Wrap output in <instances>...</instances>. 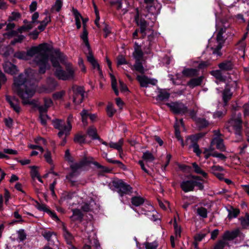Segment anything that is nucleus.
Segmentation results:
<instances>
[{"label": "nucleus", "instance_id": "f257e3e1", "mask_svg": "<svg viewBox=\"0 0 249 249\" xmlns=\"http://www.w3.org/2000/svg\"><path fill=\"white\" fill-rule=\"evenodd\" d=\"M50 61L53 66L56 68L54 71V74L58 79L66 81L74 78V71L71 65L70 64L67 65L65 71L62 69L59 62L55 55L53 54L51 55Z\"/></svg>", "mask_w": 249, "mask_h": 249}, {"label": "nucleus", "instance_id": "f03ea898", "mask_svg": "<svg viewBox=\"0 0 249 249\" xmlns=\"http://www.w3.org/2000/svg\"><path fill=\"white\" fill-rule=\"evenodd\" d=\"M30 81L26 76L20 73L14 79V85L16 87V91L18 96V92L20 90L23 93L28 95V97H32L35 93L33 85L29 84Z\"/></svg>", "mask_w": 249, "mask_h": 249}, {"label": "nucleus", "instance_id": "7ed1b4c3", "mask_svg": "<svg viewBox=\"0 0 249 249\" xmlns=\"http://www.w3.org/2000/svg\"><path fill=\"white\" fill-rule=\"evenodd\" d=\"M46 52L40 53L34 59L35 62L39 67L38 73L40 74H44L50 67L48 63L49 55Z\"/></svg>", "mask_w": 249, "mask_h": 249}, {"label": "nucleus", "instance_id": "20e7f679", "mask_svg": "<svg viewBox=\"0 0 249 249\" xmlns=\"http://www.w3.org/2000/svg\"><path fill=\"white\" fill-rule=\"evenodd\" d=\"M112 185L115 188L114 190L119 194L121 197L125 195H130L132 193V187L122 179L113 181Z\"/></svg>", "mask_w": 249, "mask_h": 249}, {"label": "nucleus", "instance_id": "39448f33", "mask_svg": "<svg viewBox=\"0 0 249 249\" xmlns=\"http://www.w3.org/2000/svg\"><path fill=\"white\" fill-rule=\"evenodd\" d=\"M144 53L142 49H135L133 53V56L135 59V64L131 67L132 70H135L141 74H144L145 70L141 61L143 57Z\"/></svg>", "mask_w": 249, "mask_h": 249}, {"label": "nucleus", "instance_id": "423d86ee", "mask_svg": "<svg viewBox=\"0 0 249 249\" xmlns=\"http://www.w3.org/2000/svg\"><path fill=\"white\" fill-rule=\"evenodd\" d=\"M170 111L176 115H183L188 112L187 107L180 101L172 102L165 104Z\"/></svg>", "mask_w": 249, "mask_h": 249}, {"label": "nucleus", "instance_id": "0eeeda50", "mask_svg": "<svg viewBox=\"0 0 249 249\" xmlns=\"http://www.w3.org/2000/svg\"><path fill=\"white\" fill-rule=\"evenodd\" d=\"M51 52L52 49L50 48L48 44L46 43H44L39 44L38 46L32 47L30 49L27 51L26 54L27 57H33L35 54H38L40 53V51Z\"/></svg>", "mask_w": 249, "mask_h": 249}, {"label": "nucleus", "instance_id": "6e6552de", "mask_svg": "<svg viewBox=\"0 0 249 249\" xmlns=\"http://www.w3.org/2000/svg\"><path fill=\"white\" fill-rule=\"evenodd\" d=\"M134 21L136 25L140 27L139 30L141 34H145L146 29L149 25V22L144 18L140 16L138 12L134 17Z\"/></svg>", "mask_w": 249, "mask_h": 249}, {"label": "nucleus", "instance_id": "1a4fd4ad", "mask_svg": "<svg viewBox=\"0 0 249 249\" xmlns=\"http://www.w3.org/2000/svg\"><path fill=\"white\" fill-rule=\"evenodd\" d=\"M237 86V84L236 81H234L231 84L228 83L226 85L222 93V99L225 103H228L232 96V93L231 92V89L233 87L235 88Z\"/></svg>", "mask_w": 249, "mask_h": 249}, {"label": "nucleus", "instance_id": "9d476101", "mask_svg": "<svg viewBox=\"0 0 249 249\" xmlns=\"http://www.w3.org/2000/svg\"><path fill=\"white\" fill-rule=\"evenodd\" d=\"M52 124L54 128L59 130L57 136L59 138H62L63 136L65 135V122L64 120L55 119L52 121Z\"/></svg>", "mask_w": 249, "mask_h": 249}, {"label": "nucleus", "instance_id": "9b49d317", "mask_svg": "<svg viewBox=\"0 0 249 249\" xmlns=\"http://www.w3.org/2000/svg\"><path fill=\"white\" fill-rule=\"evenodd\" d=\"M18 96L22 99V103L23 105H32L34 108H37L38 105L36 103V101L35 99L29 100L31 97H28V95L25 93H23L20 90L18 92Z\"/></svg>", "mask_w": 249, "mask_h": 249}, {"label": "nucleus", "instance_id": "f8f14e48", "mask_svg": "<svg viewBox=\"0 0 249 249\" xmlns=\"http://www.w3.org/2000/svg\"><path fill=\"white\" fill-rule=\"evenodd\" d=\"M57 86V82L55 79L49 78L47 79L46 85L43 86L42 89L47 93H50L54 91Z\"/></svg>", "mask_w": 249, "mask_h": 249}, {"label": "nucleus", "instance_id": "ddd939ff", "mask_svg": "<svg viewBox=\"0 0 249 249\" xmlns=\"http://www.w3.org/2000/svg\"><path fill=\"white\" fill-rule=\"evenodd\" d=\"M204 76L201 75L197 77L192 78L187 83V85L191 89H194L195 87L197 86H200L202 85Z\"/></svg>", "mask_w": 249, "mask_h": 249}, {"label": "nucleus", "instance_id": "4468645a", "mask_svg": "<svg viewBox=\"0 0 249 249\" xmlns=\"http://www.w3.org/2000/svg\"><path fill=\"white\" fill-rule=\"evenodd\" d=\"M218 67L222 71H228L233 69L234 64L230 60H225L219 63Z\"/></svg>", "mask_w": 249, "mask_h": 249}, {"label": "nucleus", "instance_id": "2eb2a0df", "mask_svg": "<svg viewBox=\"0 0 249 249\" xmlns=\"http://www.w3.org/2000/svg\"><path fill=\"white\" fill-rule=\"evenodd\" d=\"M181 190L185 193L194 191L193 180H183L180 184Z\"/></svg>", "mask_w": 249, "mask_h": 249}, {"label": "nucleus", "instance_id": "dca6fc26", "mask_svg": "<svg viewBox=\"0 0 249 249\" xmlns=\"http://www.w3.org/2000/svg\"><path fill=\"white\" fill-rule=\"evenodd\" d=\"M240 231L235 230L232 231H226L223 234L222 238L225 241H231L236 238L239 235Z\"/></svg>", "mask_w": 249, "mask_h": 249}, {"label": "nucleus", "instance_id": "f3484780", "mask_svg": "<svg viewBox=\"0 0 249 249\" xmlns=\"http://www.w3.org/2000/svg\"><path fill=\"white\" fill-rule=\"evenodd\" d=\"M184 77L193 78L199 75V70L197 69L185 68L182 71Z\"/></svg>", "mask_w": 249, "mask_h": 249}, {"label": "nucleus", "instance_id": "a211bd4d", "mask_svg": "<svg viewBox=\"0 0 249 249\" xmlns=\"http://www.w3.org/2000/svg\"><path fill=\"white\" fill-rule=\"evenodd\" d=\"M211 144V145L215 144L216 148L222 152H224L226 150V148L223 143V140L219 137H216L213 138Z\"/></svg>", "mask_w": 249, "mask_h": 249}, {"label": "nucleus", "instance_id": "6ab92c4d", "mask_svg": "<svg viewBox=\"0 0 249 249\" xmlns=\"http://www.w3.org/2000/svg\"><path fill=\"white\" fill-rule=\"evenodd\" d=\"M72 215L71 217V220L82 221L84 214L79 209H74L72 210Z\"/></svg>", "mask_w": 249, "mask_h": 249}, {"label": "nucleus", "instance_id": "aec40b11", "mask_svg": "<svg viewBox=\"0 0 249 249\" xmlns=\"http://www.w3.org/2000/svg\"><path fill=\"white\" fill-rule=\"evenodd\" d=\"M170 94L165 90L160 89L156 97V100L159 102L167 101L169 99Z\"/></svg>", "mask_w": 249, "mask_h": 249}, {"label": "nucleus", "instance_id": "412c9836", "mask_svg": "<svg viewBox=\"0 0 249 249\" xmlns=\"http://www.w3.org/2000/svg\"><path fill=\"white\" fill-rule=\"evenodd\" d=\"M222 71L219 69V70L212 71L210 72V74L219 81L225 82L226 81L227 76L223 75Z\"/></svg>", "mask_w": 249, "mask_h": 249}, {"label": "nucleus", "instance_id": "4be33fe9", "mask_svg": "<svg viewBox=\"0 0 249 249\" xmlns=\"http://www.w3.org/2000/svg\"><path fill=\"white\" fill-rule=\"evenodd\" d=\"M93 162L88 160V158L85 156L83 158L79 161L78 162H76L72 164L74 167V169H79L82 168L84 166L88 165L90 163H92Z\"/></svg>", "mask_w": 249, "mask_h": 249}, {"label": "nucleus", "instance_id": "5701e85b", "mask_svg": "<svg viewBox=\"0 0 249 249\" xmlns=\"http://www.w3.org/2000/svg\"><path fill=\"white\" fill-rule=\"evenodd\" d=\"M142 74V75H138L136 80L139 82L140 85L142 88H147L148 86V77Z\"/></svg>", "mask_w": 249, "mask_h": 249}, {"label": "nucleus", "instance_id": "b1692460", "mask_svg": "<svg viewBox=\"0 0 249 249\" xmlns=\"http://www.w3.org/2000/svg\"><path fill=\"white\" fill-rule=\"evenodd\" d=\"M63 236L65 239V240L68 245H69V247L71 246H73L72 244V240L73 238L72 235L71 234L70 232H69L67 228L65 226L63 227Z\"/></svg>", "mask_w": 249, "mask_h": 249}, {"label": "nucleus", "instance_id": "393cba45", "mask_svg": "<svg viewBox=\"0 0 249 249\" xmlns=\"http://www.w3.org/2000/svg\"><path fill=\"white\" fill-rule=\"evenodd\" d=\"M196 124L199 130L207 127L209 124V122L203 118H198Z\"/></svg>", "mask_w": 249, "mask_h": 249}, {"label": "nucleus", "instance_id": "a878e982", "mask_svg": "<svg viewBox=\"0 0 249 249\" xmlns=\"http://www.w3.org/2000/svg\"><path fill=\"white\" fill-rule=\"evenodd\" d=\"M145 199L141 196H134L132 197L131 202L132 205L138 207L144 203Z\"/></svg>", "mask_w": 249, "mask_h": 249}, {"label": "nucleus", "instance_id": "bb28decb", "mask_svg": "<svg viewBox=\"0 0 249 249\" xmlns=\"http://www.w3.org/2000/svg\"><path fill=\"white\" fill-rule=\"evenodd\" d=\"M6 101L9 104L10 107L17 113H19L20 111V107L18 104H15L12 99L11 97L8 95L5 96Z\"/></svg>", "mask_w": 249, "mask_h": 249}, {"label": "nucleus", "instance_id": "cd10ccee", "mask_svg": "<svg viewBox=\"0 0 249 249\" xmlns=\"http://www.w3.org/2000/svg\"><path fill=\"white\" fill-rule=\"evenodd\" d=\"M73 120V116L72 114H70L67 119V125L65 124V135L68 136L72 129L71 122Z\"/></svg>", "mask_w": 249, "mask_h": 249}, {"label": "nucleus", "instance_id": "c85d7f7f", "mask_svg": "<svg viewBox=\"0 0 249 249\" xmlns=\"http://www.w3.org/2000/svg\"><path fill=\"white\" fill-rule=\"evenodd\" d=\"M87 133L93 140L100 139V137L97 134V129L93 126H89L87 130Z\"/></svg>", "mask_w": 249, "mask_h": 249}, {"label": "nucleus", "instance_id": "c756f323", "mask_svg": "<svg viewBox=\"0 0 249 249\" xmlns=\"http://www.w3.org/2000/svg\"><path fill=\"white\" fill-rule=\"evenodd\" d=\"M192 167L194 169V171L196 174L201 175L205 178H208V174L204 172L196 162L192 163Z\"/></svg>", "mask_w": 249, "mask_h": 249}, {"label": "nucleus", "instance_id": "7c9ffc66", "mask_svg": "<svg viewBox=\"0 0 249 249\" xmlns=\"http://www.w3.org/2000/svg\"><path fill=\"white\" fill-rule=\"evenodd\" d=\"M124 143L123 139L119 140L118 142H111L109 143V146L110 148L117 150L120 153L123 152L122 146Z\"/></svg>", "mask_w": 249, "mask_h": 249}, {"label": "nucleus", "instance_id": "2f4dec72", "mask_svg": "<svg viewBox=\"0 0 249 249\" xmlns=\"http://www.w3.org/2000/svg\"><path fill=\"white\" fill-rule=\"evenodd\" d=\"M86 135H81L79 133H77L74 135L73 141L75 143H77L80 145H82L86 142Z\"/></svg>", "mask_w": 249, "mask_h": 249}, {"label": "nucleus", "instance_id": "473e14b6", "mask_svg": "<svg viewBox=\"0 0 249 249\" xmlns=\"http://www.w3.org/2000/svg\"><path fill=\"white\" fill-rule=\"evenodd\" d=\"M228 215L227 218L230 220L233 218H236L240 213V210L238 209H235L232 206L231 209H227Z\"/></svg>", "mask_w": 249, "mask_h": 249}, {"label": "nucleus", "instance_id": "72a5a7b5", "mask_svg": "<svg viewBox=\"0 0 249 249\" xmlns=\"http://www.w3.org/2000/svg\"><path fill=\"white\" fill-rule=\"evenodd\" d=\"M73 14L74 16L75 20V24L77 29H79L81 27V24L80 20V17H81L80 13L76 9L73 8Z\"/></svg>", "mask_w": 249, "mask_h": 249}, {"label": "nucleus", "instance_id": "f704fd0d", "mask_svg": "<svg viewBox=\"0 0 249 249\" xmlns=\"http://www.w3.org/2000/svg\"><path fill=\"white\" fill-rule=\"evenodd\" d=\"M92 164L94 165L98 169H100V174L102 175L103 173H110V170H109L107 167H105L101 165L97 161H93Z\"/></svg>", "mask_w": 249, "mask_h": 249}, {"label": "nucleus", "instance_id": "c9c22d12", "mask_svg": "<svg viewBox=\"0 0 249 249\" xmlns=\"http://www.w3.org/2000/svg\"><path fill=\"white\" fill-rule=\"evenodd\" d=\"M210 232L209 229H205L199 233L197 234L195 237L196 241L200 242L201 241L208 233Z\"/></svg>", "mask_w": 249, "mask_h": 249}, {"label": "nucleus", "instance_id": "e433bc0d", "mask_svg": "<svg viewBox=\"0 0 249 249\" xmlns=\"http://www.w3.org/2000/svg\"><path fill=\"white\" fill-rule=\"evenodd\" d=\"M63 6V2L61 0H56L54 4L51 9V12H53L54 9L57 12H59Z\"/></svg>", "mask_w": 249, "mask_h": 249}, {"label": "nucleus", "instance_id": "4c0bfd02", "mask_svg": "<svg viewBox=\"0 0 249 249\" xmlns=\"http://www.w3.org/2000/svg\"><path fill=\"white\" fill-rule=\"evenodd\" d=\"M14 56L20 60H27L28 59L26 53L24 51H18L14 53Z\"/></svg>", "mask_w": 249, "mask_h": 249}, {"label": "nucleus", "instance_id": "58836bf2", "mask_svg": "<svg viewBox=\"0 0 249 249\" xmlns=\"http://www.w3.org/2000/svg\"><path fill=\"white\" fill-rule=\"evenodd\" d=\"M107 161L112 164H117L120 168L123 169L124 171L127 170L126 166L120 160H114L112 159H107Z\"/></svg>", "mask_w": 249, "mask_h": 249}, {"label": "nucleus", "instance_id": "ea45409f", "mask_svg": "<svg viewBox=\"0 0 249 249\" xmlns=\"http://www.w3.org/2000/svg\"><path fill=\"white\" fill-rule=\"evenodd\" d=\"M80 115L81 116V121L85 125L88 124V117H89V113L88 111L86 109H83L82 111L80 112Z\"/></svg>", "mask_w": 249, "mask_h": 249}, {"label": "nucleus", "instance_id": "a19ab883", "mask_svg": "<svg viewBox=\"0 0 249 249\" xmlns=\"http://www.w3.org/2000/svg\"><path fill=\"white\" fill-rule=\"evenodd\" d=\"M197 213L202 218H206L207 217L208 211L206 208L201 207L197 208Z\"/></svg>", "mask_w": 249, "mask_h": 249}, {"label": "nucleus", "instance_id": "79ce46f5", "mask_svg": "<svg viewBox=\"0 0 249 249\" xmlns=\"http://www.w3.org/2000/svg\"><path fill=\"white\" fill-rule=\"evenodd\" d=\"M54 53L55 56L57 58L58 61H60L62 64H64L65 62L66 56L61 53L59 50H55Z\"/></svg>", "mask_w": 249, "mask_h": 249}, {"label": "nucleus", "instance_id": "37998d69", "mask_svg": "<svg viewBox=\"0 0 249 249\" xmlns=\"http://www.w3.org/2000/svg\"><path fill=\"white\" fill-rule=\"evenodd\" d=\"M174 127L175 129V135L176 138L178 139V141H180V139L182 138L180 135V131L179 130V125L178 123L177 119L176 120V123L174 124Z\"/></svg>", "mask_w": 249, "mask_h": 249}, {"label": "nucleus", "instance_id": "c03bdc74", "mask_svg": "<svg viewBox=\"0 0 249 249\" xmlns=\"http://www.w3.org/2000/svg\"><path fill=\"white\" fill-rule=\"evenodd\" d=\"M142 158L143 160L148 161H152L155 160V157L153 154L148 151L143 153Z\"/></svg>", "mask_w": 249, "mask_h": 249}, {"label": "nucleus", "instance_id": "a18cd8bd", "mask_svg": "<svg viewBox=\"0 0 249 249\" xmlns=\"http://www.w3.org/2000/svg\"><path fill=\"white\" fill-rule=\"evenodd\" d=\"M241 224L243 228H246L249 226V213H246L245 217H242L240 218Z\"/></svg>", "mask_w": 249, "mask_h": 249}, {"label": "nucleus", "instance_id": "49530a36", "mask_svg": "<svg viewBox=\"0 0 249 249\" xmlns=\"http://www.w3.org/2000/svg\"><path fill=\"white\" fill-rule=\"evenodd\" d=\"M229 245V243L225 240H220L214 245L213 249H224L225 246Z\"/></svg>", "mask_w": 249, "mask_h": 249}, {"label": "nucleus", "instance_id": "de8ad7c7", "mask_svg": "<svg viewBox=\"0 0 249 249\" xmlns=\"http://www.w3.org/2000/svg\"><path fill=\"white\" fill-rule=\"evenodd\" d=\"M17 38H15L10 42L11 45L14 46L18 43H21L25 37L23 35H19L18 34V36H17Z\"/></svg>", "mask_w": 249, "mask_h": 249}, {"label": "nucleus", "instance_id": "09e8293b", "mask_svg": "<svg viewBox=\"0 0 249 249\" xmlns=\"http://www.w3.org/2000/svg\"><path fill=\"white\" fill-rule=\"evenodd\" d=\"M234 122V123L233 125L234 129H242L243 121L241 119L239 118H236Z\"/></svg>", "mask_w": 249, "mask_h": 249}, {"label": "nucleus", "instance_id": "8fccbe9b", "mask_svg": "<svg viewBox=\"0 0 249 249\" xmlns=\"http://www.w3.org/2000/svg\"><path fill=\"white\" fill-rule=\"evenodd\" d=\"M106 111L108 117L111 118L116 113V110L113 107L112 105H108L106 108Z\"/></svg>", "mask_w": 249, "mask_h": 249}, {"label": "nucleus", "instance_id": "3c124183", "mask_svg": "<svg viewBox=\"0 0 249 249\" xmlns=\"http://www.w3.org/2000/svg\"><path fill=\"white\" fill-rule=\"evenodd\" d=\"M189 148H193V152L196 153L197 156H200L202 153L198 143H192V144L189 146Z\"/></svg>", "mask_w": 249, "mask_h": 249}, {"label": "nucleus", "instance_id": "603ef678", "mask_svg": "<svg viewBox=\"0 0 249 249\" xmlns=\"http://www.w3.org/2000/svg\"><path fill=\"white\" fill-rule=\"evenodd\" d=\"M33 27V25L31 23L28 24L27 25H23L18 29V31L19 33H22L23 32L28 31L32 29Z\"/></svg>", "mask_w": 249, "mask_h": 249}, {"label": "nucleus", "instance_id": "864d4df0", "mask_svg": "<svg viewBox=\"0 0 249 249\" xmlns=\"http://www.w3.org/2000/svg\"><path fill=\"white\" fill-rule=\"evenodd\" d=\"M74 166L73 165L70 166L71 172L66 175V178L67 180H71L75 176V173L77 172L78 169H74Z\"/></svg>", "mask_w": 249, "mask_h": 249}, {"label": "nucleus", "instance_id": "5fc2aeb1", "mask_svg": "<svg viewBox=\"0 0 249 249\" xmlns=\"http://www.w3.org/2000/svg\"><path fill=\"white\" fill-rule=\"evenodd\" d=\"M156 36V33H155L153 30H152V33L148 36L147 40L149 42V47H151L152 45V43L154 42Z\"/></svg>", "mask_w": 249, "mask_h": 249}, {"label": "nucleus", "instance_id": "6e6d98bb", "mask_svg": "<svg viewBox=\"0 0 249 249\" xmlns=\"http://www.w3.org/2000/svg\"><path fill=\"white\" fill-rule=\"evenodd\" d=\"M30 168H31L30 174L32 178H35L39 176L38 172L37 170L38 167L34 165L30 166Z\"/></svg>", "mask_w": 249, "mask_h": 249}, {"label": "nucleus", "instance_id": "4d7b16f0", "mask_svg": "<svg viewBox=\"0 0 249 249\" xmlns=\"http://www.w3.org/2000/svg\"><path fill=\"white\" fill-rule=\"evenodd\" d=\"M19 33L18 30L17 31L15 30H11L10 32H6L3 34V36L5 37H6L7 38L10 39L14 36H18V34Z\"/></svg>", "mask_w": 249, "mask_h": 249}, {"label": "nucleus", "instance_id": "13d9d810", "mask_svg": "<svg viewBox=\"0 0 249 249\" xmlns=\"http://www.w3.org/2000/svg\"><path fill=\"white\" fill-rule=\"evenodd\" d=\"M18 238L20 241L22 242L26 239V233L23 229H20L18 231Z\"/></svg>", "mask_w": 249, "mask_h": 249}, {"label": "nucleus", "instance_id": "bf43d9fd", "mask_svg": "<svg viewBox=\"0 0 249 249\" xmlns=\"http://www.w3.org/2000/svg\"><path fill=\"white\" fill-rule=\"evenodd\" d=\"M65 94L64 90H61L60 91H57L54 93L53 94V98L54 100H59L61 99Z\"/></svg>", "mask_w": 249, "mask_h": 249}, {"label": "nucleus", "instance_id": "052dcab7", "mask_svg": "<svg viewBox=\"0 0 249 249\" xmlns=\"http://www.w3.org/2000/svg\"><path fill=\"white\" fill-rule=\"evenodd\" d=\"M222 48V45L221 42L218 43L217 46L214 48L213 51V53L216 54L217 56H221L222 55V53L221 52V50Z\"/></svg>", "mask_w": 249, "mask_h": 249}, {"label": "nucleus", "instance_id": "680f3d73", "mask_svg": "<svg viewBox=\"0 0 249 249\" xmlns=\"http://www.w3.org/2000/svg\"><path fill=\"white\" fill-rule=\"evenodd\" d=\"M154 0H144V2L145 3L148 5L147 8V10L149 12L153 13V8L155 9L154 6H153V4L154 3Z\"/></svg>", "mask_w": 249, "mask_h": 249}, {"label": "nucleus", "instance_id": "e2e57ef3", "mask_svg": "<svg viewBox=\"0 0 249 249\" xmlns=\"http://www.w3.org/2000/svg\"><path fill=\"white\" fill-rule=\"evenodd\" d=\"M158 246V244L156 242H146L145 244V249H157Z\"/></svg>", "mask_w": 249, "mask_h": 249}, {"label": "nucleus", "instance_id": "0e129e2a", "mask_svg": "<svg viewBox=\"0 0 249 249\" xmlns=\"http://www.w3.org/2000/svg\"><path fill=\"white\" fill-rule=\"evenodd\" d=\"M21 17V15L19 12H13L12 13V16L9 17V21H14L17 20L20 18Z\"/></svg>", "mask_w": 249, "mask_h": 249}, {"label": "nucleus", "instance_id": "69168bd1", "mask_svg": "<svg viewBox=\"0 0 249 249\" xmlns=\"http://www.w3.org/2000/svg\"><path fill=\"white\" fill-rule=\"evenodd\" d=\"M44 157L46 161L49 164H52L53 160L52 159L51 153L50 151L47 150V151L44 155Z\"/></svg>", "mask_w": 249, "mask_h": 249}, {"label": "nucleus", "instance_id": "338daca9", "mask_svg": "<svg viewBox=\"0 0 249 249\" xmlns=\"http://www.w3.org/2000/svg\"><path fill=\"white\" fill-rule=\"evenodd\" d=\"M75 94H78L81 96L80 103H82L84 97V91L83 88L81 87H78L75 90Z\"/></svg>", "mask_w": 249, "mask_h": 249}, {"label": "nucleus", "instance_id": "774afa93", "mask_svg": "<svg viewBox=\"0 0 249 249\" xmlns=\"http://www.w3.org/2000/svg\"><path fill=\"white\" fill-rule=\"evenodd\" d=\"M45 117L48 119H50V117L47 114L39 115V116L40 123L43 126H46L47 125V121L45 118Z\"/></svg>", "mask_w": 249, "mask_h": 249}]
</instances>
